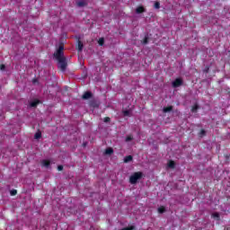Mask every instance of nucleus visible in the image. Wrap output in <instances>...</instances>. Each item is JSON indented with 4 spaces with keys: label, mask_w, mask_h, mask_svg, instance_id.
Segmentation results:
<instances>
[{
    "label": "nucleus",
    "mask_w": 230,
    "mask_h": 230,
    "mask_svg": "<svg viewBox=\"0 0 230 230\" xmlns=\"http://www.w3.org/2000/svg\"><path fill=\"white\" fill-rule=\"evenodd\" d=\"M53 57L58 63V69L64 73L67 69V58L64 56V44L59 45L54 52Z\"/></svg>",
    "instance_id": "f257e3e1"
},
{
    "label": "nucleus",
    "mask_w": 230,
    "mask_h": 230,
    "mask_svg": "<svg viewBox=\"0 0 230 230\" xmlns=\"http://www.w3.org/2000/svg\"><path fill=\"white\" fill-rule=\"evenodd\" d=\"M143 179V172H136L129 177L130 184H137V181Z\"/></svg>",
    "instance_id": "f03ea898"
},
{
    "label": "nucleus",
    "mask_w": 230,
    "mask_h": 230,
    "mask_svg": "<svg viewBox=\"0 0 230 230\" xmlns=\"http://www.w3.org/2000/svg\"><path fill=\"white\" fill-rule=\"evenodd\" d=\"M183 81L181 78H176L173 82H172V87L177 88V87H181V85H182Z\"/></svg>",
    "instance_id": "7ed1b4c3"
},
{
    "label": "nucleus",
    "mask_w": 230,
    "mask_h": 230,
    "mask_svg": "<svg viewBox=\"0 0 230 230\" xmlns=\"http://www.w3.org/2000/svg\"><path fill=\"white\" fill-rule=\"evenodd\" d=\"M90 107H93V109H98L100 107V102H96L95 100H91L89 102Z\"/></svg>",
    "instance_id": "20e7f679"
},
{
    "label": "nucleus",
    "mask_w": 230,
    "mask_h": 230,
    "mask_svg": "<svg viewBox=\"0 0 230 230\" xmlns=\"http://www.w3.org/2000/svg\"><path fill=\"white\" fill-rule=\"evenodd\" d=\"M76 5L79 6V8H83V6H87V1L86 0H78L76 2Z\"/></svg>",
    "instance_id": "39448f33"
},
{
    "label": "nucleus",
    "mask_w": 230,
    "mask_h": 230,
    "mask_svg": "<svg viewBox=\"0 0 230 230\" xmlns=\"http://www.w3.org/2000/svg\"><path fill=\"white\" fill-rule=\"evenodd\" d=\"M83 100H90V98H93V93L91 92H85L83 96Z\"/></svg>",
    "instance_id": "423d86ee"
},
{
    "label": "nucleus",
    "mask_w": 230,
    "mask_h": 230,
    "mask_svg": "<svg viewBox=\"0 0 230 230\" xmlns=\"http://www.w3.org/2000/svg\"><path fill=\"white\" fill-rule=\"evenodd\" d=\"M145 12H146V9H145V7H143V6H138V7L136 9V13H145Z\"/></svg>",
    "instance_id": "0eeeda50"
},
{
    "label": "nucleus",
    "mask_w": 230,
    "mask_h": 230,
    "mask_svg": "<svg viewBox=\"0 0 230 230\" xmlns=\"http://www.w3.org/2000/svg\"><path fill=\"white\" fill-rule=\"evenodd\" d=\"M105 154L106 155H112V154H114V149H112L111 147H108L105 150Z\"/></svg>",
    "instance_id": "6e6552de"
},
{
    "label": "nucleus",
    "mask_w": 230,
    "mask_h": 230,
    "mask_svg": "<svg viewBox=\"0 0 230 230\" xmlns=\"http://www.w3.org/2000/svg\"><path fill=\"white\" fill-rule=\"evenodd\" d=\"M50 164H51V162H49V160H43L42 161V166H45V168H49Z\"/></svg>",
    "instance_id": "1a4fd4ad"
},
{
    "label": "nucleus",
    "mask_w": 230,
    "mask_h": 230,
    "mask_svg": "<svg viewBox=\"0 0 230 230\" xmlns=\"http://www.w3.org/2000/svg\"><path fill=\"white\" fill-rule=\"evenodd\" d=\"M82 49H84V43H82L81 40H78V43H77V51H82Z\"/></svg>",
    "instance_id": "9d476101"
},
{
    "label": "nucleus",
    "mask_w": 230,
    "mask_h": 230,
    "mask_svg": "<svg viewBox=\"0 0 230 230\" xmlns=\"http://www.w3.org/2000/svg\"><path fill=\"white\" fill-rule=\"evenodd\" d=\"M39 103H40V101H39V100H34V101H32L31 103H30V105H31V107H37V105H39Z\"/></svg>",
    "instance_id": "9b49d317"
},
{
    "label": "nucleus",
    "mask_w": 230,
    "mask_h": 230,
    "mask_svg": "<svg viewBox=\"0 0 230 230\" xmlns=\"http://www.w3.org/2000/svg\"><path fill=\"white\" fill-rule=\"evenodd\" d=\"M167 166L168 168H172V169L175 168V162L172 160H170L167 164Z\"/></svg>",
    "instance_id": "f8f14e48"
},
{
    "label": "nucleus",
    "mask_w": 230,
    "mask_h": 230,
    "mask_svg": "<svg viewBox=\"0 0 230 230\" xmlns=\"http://www.w3.org/2000/svg\"><path fill=\"white\" fill-rule=\"evenodd\" d=\"M164 112H172L173 111V106H168L164 108Z\"/></svg>",
    "instance_id": "ddd939ff"
},
{
    "label": "nucleus",
    "mask_w": 230,
    "mask_h": 230,
    "mask_svg": "<svg viewBox=\"0 0 230 230\" xmlns=\"http://www.w3.org/2000/svg\"><path fill=\"white\" fill-rule=\"evenodd\" d=\"M212 218H215L216 220H220V214L218 212H215L212 214Z\"/></svg>",
    "instance_id": "4468645a"
},
{
    "label": "nucleus",
    "mask_w": 230,
    "mask_h": 230,
    "mask_svg": "<svg viewBox=\"0 0 230 230\" xmlns=\"http://www.w3.org/2000/svg\"><path fill=\"white\" fill-rule=\"evenodd\" d=\"M132 159H134V157L132 155H127L124 158V163H130V161H132Z\"/></svg>",
    "instance_id": "2eb2a0df"
},
{
    "label": "nucleus",
    "mask_w": 230,
    "mask_h": 230,
    "mask_svg": "<svg viewBox=\"0 0 230 230\" xmlns=\"http://www.w3.org/2000/svg\"><path fill=\"white\" fill-rule=\"evenodd\" d=\"M141 42L144 44V46L148 44V35H146Z\"/></svg>",
    "instance_id": "dca6fc26"
},
{
    "label": "nucleus",
    "mask_w": 230,
    "mask_h": 230,
    "mask_svg": "<svg viewBox=\"0 0 230 230\" xmlns=\"http://www.w3.org/2000/svg\"><path fill=\"white\" fill-rule=\"evenodd\" d=\"M165 211H166V208L164 206L158 208V213L163 214Z\"/></svg>",
    "instance_id": "f3484780"
},
{
    "label": "nucleus",
    "mask_w": 230,
    "mask_h": 230,
    "mask_svg": "<svg viewBox=\"0 0 230 230\" xmlns=\"http://www.w3.org/2000/svg\"><path fill=\"white\" fill-rule=\"evenodd\" d=\"M154 8H155V10H159V8H161V3L155 2Z\"/></svg>",
    "instance_id": "a211bd4d"
},
{
    "label": "nucleus",
    "mask_w": 230,
    "mask_h": 230,
    "mask_svg": "<svg viewBox=\"0 0 230 230\" xmlns=\"http://www.w3.org/2000/svg\"><path fill=\"white\" fill-rule=\"evenodd\" d=\"M34 137H35V139H40V138L42 137V133L37 132V133L34 135Z\"/></svg>",
    "instance_id": "6ab92c4d"
},
{
    "label": "nucleus",
    "mask_w": 230,
    "mask_h": 230,
    "mask_svg": "<svg viewBox=\"0 0 230 230\" xmlns=\"http://www.w3.org/2000/svg\"><path fill=\"white\" fill-rule=\"evenodd\" d=\"M99 46H103V44H105V39L101 38L98 41Z\"/></svg>",
    "instance_id": "aec40b11"
},
{
    "label": "nucleus",
    "mask_w": 230,
    "mask_h": 230,
    "mask_svg": "<svg viewBox=\"0 0 230 230\" xmlns=\"http://www.w3.org/2000/svg\"><path fill=\"white\" fill-rule=\"evenodd\" d=\"M197 111H199V105L195 104L191 108V112H197Z\"/></svg>",
    "instance_id": "412c9836"
},
{
    "label": "nucleus",
    "mask_w": 230,
    "mask_h": 230,
    "mask_svg": "<svg viewBox=\"0 0 230 230\" xmlns=\"http://www.w3.org/2000/svg\"><path fill=\"white\" fill-rule=\"evenodd\" d=\"M199 137H204V136H206V130L205 129H201L200 131H199Z\"/></svg>",
    "instance_id": "4be33fe9"
},
{
    "label": "nucleus",
    "mask_w": 230,
    "mask_h": 230,
    "mask_svg": "<svg viewBox=\"0 0 230 230\" xmlns=\"http://www.w3.org/2000/svg\"><path fill=\"white\" fill-rule=\"evenodd\" d=\"M134 229H136V226H134L122 228V230H134Z\"/></svg>",
    "instance_id": "5701e85b"
},
{
    "label": "nucleus",
    "mask_w": 230,
    "mask_h": 230,
    "mask_svg": "<svg viewBox=\"0 0 230 230\" xmlns=\"http://www.w3.org/2000/svg\"><path fill=\"white\" fill-rule=\"evenodd\" d=\"M123 116H130V111L128 110H126V111H123Z\"/></svg>",
    "instance_id": "b1692460"
},
{
    "label": "nucleus",
    "mask_w": 230,
    "mask_h": 230,
    "mask_svg": "<svg viewBox=\"0 0 230 230\" xmlns=\"http://www.w3.org/2000/svg\"><path fill=\"white\" fill-rule=\"evenodd\" d=\"M203 73H209V66H205V68L203 69Z\"/></svg>",
    "instance_id": "393cba45"
},
{
    "label": "nucleus",
    "mask_w": 230,
    "mask_h": 230,
    "mask_svg": "<svg viewBox=\"0 0 230 230\" xmlns=\"http://www.w3.org/2000/svg\"><path fill=\"white\" fill-rule=\"evenodd\" d=\"M134 139V137H132V136H128L126 137V142L128 143V141H132Z\"/></svg>",
    "instance_id": "a878e982"
},
{
    "label": "nucleus",
    "mask_w": 230,
    "mask_h": 230,
    "mask_svg": "<svg viewBox=\"0 0 230 230\" xmlns=\"http://www.w3.org/2000/svg\"><path fill=\"white\" fill-rule=\"evenodd\" d=\"M11 195L13 197L15 195H17V190H11Z\"/></svg>",
    "instance_id": "bb28decb"
},
{
    "label": "nucleus",
    "mask_w": 230,
    "mask_h": 230,
    "mask_svg": "<svg viewBox=\"0 0 230 230\" xmlns=\"http://www.w3.org/2000/svg\"><path fill=\"white\" fill-rule=\"evenodd\" d=\"M4 69H6V66H4V65H0V70L1 71H4Z\"/></svg>",
    "instance_id": "cd10ccee"
},
{
    "label": "nucleus",
    "mask_w": 230,
    "mask_h": 230,
    "mask_svg": "<svg viewBox=\"0 0 230 230\" xmlns=\"http://www.w3.org/2000/svg\"><path fill=\"white\" fill-rule=\"evenodd\" d=\"M109 121H111V118L105 117L104 118V123H109Z\"/></svg>",
    "instance_id": "c85d7f7f"
},
{
    "label": "nucleus",
    "mask_w": 230,
    "mask_h": 230,
    "mask_svg": "<svg viewBox=\"0 0 230 230\" xmlns=\"http://www.w3.org/2000/svg\"><path fill=\"white\" fill-rule=\"evenodd\" d=\"M58 172H62V170H64V166L63 165H58Z\"/></svg>",
    "instance_id": "c756f323"
},
{
    "label": "nucleus",
    "mask_w": 230,
    "mask_h": 230,
    "mask_svg": "<svg viewBox=\"0 0 230 230\" xmlns=\"http://www.w3.org/2000/svg\"><path fill=\"white\" fill-rule=\"evenodd\" d=\"M83 146H87V143H84V144H83Z\"/></svg>",
    "instance_id": "7c9ffc66"
},
{
    "label": "nucleus",
    "mask_w": 230,
    "mask_h": 230,
    "mask_svg": "<svg viewBox=\"0 0 230 230\" xmlns=\"http://www.w3.org/2000/svg\"><path fill=\"white\" fill-rule=\"evenodd\" d=\"M32 82H33V84H35V82H37V79H33Z\"/></svg>",
    "instance_id": "2f4dec72"
}]
</instances>
